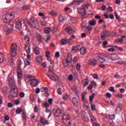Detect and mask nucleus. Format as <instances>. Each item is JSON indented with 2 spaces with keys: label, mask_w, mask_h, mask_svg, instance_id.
I'll return each mask as SVG.
<instances>
[{
  "label": "nucleus",
  "mask_w": 126,
  "mask_h": 126,
  "mask_svg": "<svg viewBox=\"0 0 126 126\" xmlns=\"http://www.w3.org/2000/svg\"><path fill=\"white\" fill-rule=\"evenodd\" d=\"M15 16V14H14V12H12L7 13L5 15H3L2 17L3 22L8 23V26H5L4 27V31L7 35L13 30V27H14L13 19H14Z\"/></svg>",
  "instance_id": "f257e3e1"
},
{
  "label": "nucleus",
  "mask_w": 126,
  "mask_h": 126,
  "mask_svg": "<svg viewBox=\"0 0 126 126\" xmlns=\"http://www.w3.org/2000/svg\"><path fill=\"white\" fill-rule=\"evenodd\" d=\"M8 81L11 87V89L10 90V95L11 97L16 98L18 95V90H17L16 84L14 81V77L11 73H10L8 76Z\"/></svg>",
  "instance_id": "f03ea898"
},
{
  "label": "nucleus",
  "mask_w": 126,
  "mask_h": 126,
  "mask_svg": "<svg viewBox=\"0 0 126 126\" xmlns=\"http://www.w3.org/2000/svg\"><path fill=\"white\" fill-rule=\"evenodd\" d=\"M24 40L26 43L25 50L27 54H30V45H29L30 43V38L28 36H25Z\"/></svg>",
  "instance_id": "7ed1b4c3"
},
{
  "label": "nucleus",
  "mask_w": 126,
  "mask_h": 126,
  "mask_svg": "<svg viewBox=\"0 0 126 126\" xmlns=\"http://www.w3.org/2000/svg\"><path fill=\"white\" fill-rule=\"evenodd\" d=\"M62 120L67 126H70L71 125V121L70 120V118L69 116L66 114H64L62 116Z\"/></svg>",
  "instance_id": "20e7f679"
},
{
  "label": "nucleus",
  "mask_w": 126,
  "mask_h": 126,
  "mask_svg": "<svg viewBox=\"0 0 126 126\" xmlns=\"http://www.w3.org/2000/svg\"><path fill=\"white\" fill-rule=\"evenodd\" d=\"M32 22H28V24L30 25V27H32V28H34L38 30L39 29V24L36 21H34L33 20H31Z\"/></svg>",
  "instance_id": "39448f33"
},
{
  "label": "nucleus",
  "mask_w": 126,
  "mask_h": 126,
  "mask_svg": "<svg viewBox=\"0 0 126 126\" xmlns=\"http://www.w3.org/2000/svg\"><path fill=\"white\" fill-rule=\"evenodd\" d=\"M27 77L29 78H32L31 80H30V81H32L31 84L32 85V86H36L39 84V81L36 79H34V77L33 76H32L31 75H28Z\"/></svg>",
  "instance_id": "423d86ee"
},
{
  "label": "nucleus",
  "mask_w": 126,
  "mask_h": 126,
  "mask_svg": "<svg viewBox=\"0 0 126 126\" xmlns=\"http://www.w3.org/2000/svg\"><path fill=\"white\" fill-rule=\"evenodd\" d=\"M17 75H18V81H19V84H21V78H22V70H21V68L19 67V69L17 71Z\"/></svg>",
  "instance_id": "0eeeda50"
},
{
  "label": "nucleus",
  "mask_w": 126,
  "mask_h": 126,
  "mask_svg": "<svg viewBox=\"0 0 126 126\" xmlns=\"http://www.w3.org/2000/svg\"><path fill=\"white\" fill-rule=\"evenodd\" d=\"M95 59L97 60V61H98L99 63H103L106 62V58L103 57V53L100 55V56L95 55Z\"/></svg>",
  "instance_id": "6e6552de"
},
{
  "label": "nucleus",
  "mask_w": 126,
  "mask_h": 126,
  "mask_svg": "<svg viewBox=\"0 0 126 126\" xmlns=\"http://www.w3.org/2000/svg\"><path fill=\"white\" fill-rule=\"evenodd\" d=\"M53 113L55 117H60L62 115V110L60 108H54L53 110Z\"/></svg>",
  "instance_id": "1a4fd4ad"
},
{
  "label": "nucleus",
  "mask_w": 126,
  "mask_h": 126,
  "mask_svg": "<svg viewBox=\"0 0 126 126\" xmlns=\"http://www.w3.org/2000/svg\"><path fill=\"white\" fill-rule=\"evenodd\" d=\"M78 11L79 13L83 17H85L86 16V11H85V9L84 8H79L78 9Z\"/></svg>",
  "instance_id": "9d476101"
},
{
  "label": "nucleus",
  "mask_w": 126,
  "mask_h": 126,
  "mask_svg": "<svg viewBox=\"0 0 126 126\" xmlns=\"http://www.w3.org/2000/svg\"><path fill=\"white\" fill-rule=\"evenodd\" d=\"M45 74L47 77H49V78H50V79H51V80H52L53 81H54V80L56 81H57V79H58V76H57V75H56L55 73L52 74V77L51 76H50L49 74Z\"/></svg>",
  "instance_id": "9b49d317"
},
{
  "label": "nucleus",
  "mask_w": 126,
  "mask_h": 126,
  "mask_svg": "<svg viewBox=\"0 0 126 126\" xmlns=\"http://www.w3.org/2000/svg\"><path fill=\"white\" fill-rule=\"evenodd\" d=\"M72 62V57L71 56V54H68L67 56V58L66 59V63L67 64H68V63H71Z\"/></svg>",
  "instance_id": "f8f14e48"
},
{
  "label": "nucleus",
  "mask_w": 126,
  "mask_h": 126,
  "mask_svg": "<svg viewBox=\"0 0 126 126\" xmlns=\"http://www.w3.org/2000/svg\"><path fill=\"white\" fill-rule=\"evenodd\" d=\"M33 52L35 55H40V48L34 45L33 46Z\"/></svg>",
  "instance_id": "ddd939ff"
},
{
  "label": "nucleus",
  "mask_w": 126,
  "mask_h": 126,
  "mask_svg": "<svg viewBox=\"0 0 126 126\" xmlns=\"http://www.w3.org/2000/svg\"><path fill=\"white\" fill-rule=\"evenodd\" d=\"M36 41H37L38 43H42V42H43V38H42V36H41L40 34L36 33Z\"/></svg>",
  "instance_id": "4468645a"
},
{
  "label": "nucleus",
  "mask_w": 126,
  "mask_h": 126,
  "mask_svg": "<svg viewBox=\"0 0 126 126\" xmlns=\"http://www.w3.org/2000/svg\"><path fill=\"white\" fill-rule=\"evenodd\" d=\"M65 31L66 32H67V33H68V34H73V32L74 33L75 32V31L73 32V30L70 27H67L65 28Z\"/></svg>",
  "instance_id": "2eb2a0df"
},
{
  "label": "nucleus",
  "mask_w": 126,
  "mask_h": 126,
  "mask_svg": "<svg viewBox=\"0 0 126 126\" xmlns=\"http://www.w3.org/2000/svg\"><path fill=\"white\" fill-rule=\"evenodd\" d=\"M102 57H104L106 60L109 61L112 59V54H110L109 53L102 54Z\"/></svg>",
  "instance_id": "dca6fc26"
},
{
  "label": "nucleus",
  "mask_w": 126,
  "mask_h": 126,
  "mask_svg": "<svg viewBox=\"0 0 126 126\" xmlns=\"http://www.w3.org/2000/svg\"><path fill=\"white\" fill-rule=\"evenodd\" d=\"M16 28L19 29V30H20V29L22 28V23H21V21L19 20L16 23Z\"/></svg>",
  "instance_id": "f3484780"
},
{
  "label": "nucleus",
  "mask_w": 126,
  "mask_h": 126,
  "mask_svg": "<svg viewBox=\"0 0 126 126\" xmlns=\"http://www.w3.org/2000/svg\"><path fill=\"white\" fill-rule=\"evenodd\" d=\"M88 114L90 116V118L91 119L92 122L95 123V122H96V118H95L94 116H93V115H92V113H91V112L89 111L88 112Z\"/></svg>",
  "instance_id": "a211bd4d"
},
{
  "label": "nucleus",
  "mask_w": 126,
  "mask_h": 126,
  "mask_svg": "<svg viewBox=\"0 0 126 126\" xmlns=\"http://www.w3.org/2000/svg\"><path fill=\"white\" fill-rule=\"evenodd\" d=\"M96 62H97V59H96V56H94V59L91 60L89 62V63H90V64H91L92 65L95 66V65H96Z\"/></svg>",
  "instance_id": "6ab92c4d"
},
{
  "label": "nucleus",
  "mask_w": 126,
  "mask_h": 126,
  "mask_svg": "<svg viewBox=\"0 0 126 126\" xmlns=\"http://www.w3.org/2000/svg\"><path fill=\"white\" fill-rule=\"evenodd\" d=\"M72 101L73 104L75 106H76V107H78L79 102H78V100H77V98L76 97H73Z\"/></svg>",
  "instance_id": "aec40b11"
},
{
  "label": "nucleus",
  "mask_w": 126,
  "mask_h": 126,
  "mask_svg": "<svg viewBox=\"0 0 126 126\" xmlns=\"http://www.w3.org/2000/svg\"><path fill=\"white\" fill-rule=\"evenodd\" d=\"M86 51H87L86 48L84 47H82L80 49V53L81 55H85V54H86Z\"/></svg>",
  "instance_id": "412c9836"
},
{
  "label": "nucleus",
  "mask_w": 126,
  "mask_h": 126,
  "mask_svg": "<svg viewBox=\"0 0 126 126\" xmlns=\"http://www.w3.org/2000/svg\"><path fill=\"white\" fill-rule=\"evenodd\" d=\"M40 123L43 125H49V122L48 121L44 118L40 119Z\"/></svg>",
  "instance_id": "4be33fe9"
},
{
  "label": "nucleus",
  "mask_w": 126,
  "mask_h": 126,
  "mask_svg": "<svg viewBox=\"0 0 126 126\" xmlns=\"http://www.w3.org/2000/svg\"><path fill=\"white\" fill-rule=\"evenodd\" d=\"M126 38V36L123 35L122 36H121V38H118L117 39H116V40H115V42H117V43H123V42L124 41V38Z\"/></svg>",
  "instance_id": "5701e85b"
},
{
  "label": "nucleus",
  "mask_w": 126,
  "mask_h": 126,
  "mask_svg": "<svg viewBox=\"0 0 126 126\" xmlns=\"http://www.w3.org/2000/svg\"><path fill=\"white\" fill-rule=\"evenodd\" d=\"M89 24L91 25V26H95L96 24V21H95V19L90 20L89 21Z\"/></svg>",
  "instance_id": "b1692460"
},
{
  "label": "nucleus",
  "mask_w": 126,
  "mask_h": 126,
  "mask_svg": "<svg viewBox=\"0 0 126 126\" xmlns=\"http://www.w3.org/2000/svg\"><path fill=\"white\" fill-rule=\"evenodd\" d=\"M86 31H87V33L88 34H90L91 33V31H92V27L90 26H88L86 27Z\"/></svg>",
  "instance_id": "393cba45"
},
{
  "label": "nucleus",
  "mask_w": 126,
  "mask_h": 126,
  "mask_svg": "<svg viewBox=\"0 0 126 126\" xmlns=\"http://www.w3.org/2000/svg\"><path fill=\"white\" fill-rule=\"evenodd\" d=\"M101 34L103 35L104 36H105L106 37H109L110 36V32L108 31H103Z\"/></svg>",
  "instance_id": "a878e982"
},
{
  "label": "nucleus",
  "mask_w": 126,
  "mask_h": 126,
  "mask_svg": "<svg viewBox=\"0 0 126 126\" xmlns=\"http://www.w3.org/2000/svg\"><path fill=\"white\" fill-rule=\"evenodd\" d=\"M78 47H79V46H73L72 47L71 52L72 53H76V52H77L78 51V50H79V48H78Z\"/></svg>",
  "instance_id": "bb28decb"
},
{
  "label": "nucleus",
  "mask_w": 126,
  "mask_h": 126,
  "mask_svg": "<svg viewBox=\"0 0 126 126\" xmlns=\"http://www.w3.org/2000/svg\"><path fill=\"white\" fill-rule=\"evenodd\" d=\"M60 43H61V45H66V44H67V43H68V42L67 41V39L64 38V39H62Z\"/></svg>",
  "instance_id": "cd10ccee"
},
{
  "label": "nucleus",
  "mask_w": 126,
  "mask_h": 126,
  "mask_svg": "<svg viewBox=\"0 0 126 126\" xmlns=\"http://www.w3.org/2000/svg\"><path fill=\"white\" fill-rule=\"evenodd\" d=\"M16 55V49H12V50L11 51V57H15Z\"/></svg>",
  "instance_id": "c85d7f7f"
},
{
  "label": "nucleus",
  "mask_w": 126,
  "mask_h": 126,
  "mask_svg": "<svg viewBox=\"0 0 126 126\" xmlns=\"http://www.w3.org/2000/svg\"><path fill=\"white\" fill-rule=\"evenodd\" d=\"M118 60V56L116 54H112L111 61H117Z\"/></svg>",
  "instance_id": "c756f323"
},
{
  "label": "nucleus",
  "mask_w": 126,
  "mask_h": 126,
  "mask_svg": "<svg viewBox=\"0 0 126 126\" xmlns=\"http://www.w3.org/2000/svg\"><path fill=\"white\" fill-rule=\"evenodd\" d=\"M22 9H23V10H28V9H30V6L28 5H24L22 7Z\"/></svg>",
  "instance_id": "7c9ffc66"
},
{
  "label": "nucleus",
  "mask_w": 126,
  "mask_h": 126,
  "mask_svg": "<svg viewBox=\"0 0 126 126\" xmlns=\"http://www.w3.org/2000/svg\"><path fill=\"white\" fill-rule=\"evenodd\" d=\"M36 61L37 63H42L43 62V58L41 56H38L36 58Z\"/></svg>",
  "instance_id": "2f4dec72"
},
{
  "label": "nucleus",
  "mask_w": 126,
  "mask_h": 126,
  "mask_svg": "<svg viewBox=\"0 0 126 126\" xmlns=\"http://www.w3.org/2000/svg\"><path fill=\"white\" fill-rule=\"evenodd\" d=\"M50 14L51 16H53V17H56V16L58 15V13H57V12L55 11H51L50 12Z\"/></svg>",
  "instance_id": "473e14b6"
},
{
  "label": "nucleus",
  "mask_w": 126,
  "mask_h": 126,
  "mask_svg": "<svg viewBox=\"0 0 126 126\" xmlns=\"http://www.w3.org/2000/svg\"><path fill=\"white\" fill-rule=\"evenodd\" d=\"M22 118L24 121H25L26 120L27 116L26 115V112L25 111H23V113L22 114Z\"/></svg>",
  "instance_id": "72a5a7b5"
},
{
  "label": "nucleus",
  "mask_w": 126,
  "mask_h": 126,
  "mask_svg": "<svg viewBox=\"0 0 126 126\" xmlns=\"http://www.w3.org/2000/svg\"><path fill=\"white\" fill-rule=\"evenodd\" d=\"M94 96H95V94H92L91 95L89 96L90 102L92 103L93 102V99H94Z\"/></svg>",
  "instance_id": "f704fd0d"
},
{
  "label": "nucleus",
  "mask_w": 126,
  "mask_h": 126,
  "mask_svg": "<svg viewBox=\"0 0 126 126\" xmlns=\"http://www.w3.org/2000/svg\"><path fill=\"white\" fill-rule=\"evenodd\" d=\"M44 32H45V33H46V34H49V33L50 32H51V29L50 28H45L44 29Z\"/></svg>",
  "instance_id": "c9c22d12"
},
{
  "label": "nucleus",
  "mask_w": 126,
  "mask_h": 126,
  "mask_svg": "<svg viewBox=\"0 0 126 126\" xmlns=\"http://www.w3.org/2000/svg\"><path fill=\"white\" fill-rule=\"evenodd\" d=\"M115 97H116V98H123V97H124V94L121 93H118L117 94L115 95Z\"/></svg>",
  "instance_id": "e433bc0d"
},
{
  "label": "nucleus",
  "mask_w": 126,
  "mask_h": 126,
  "mask_svg": "<svg viewBox=\"0 0 126 126\" xmlns=\"http://www.w3.org/2000/svg\"><path fill=\"white\" fill-rule=\"evenodd\" d=\"M62 96L63 100H67L68 99V95H67L66 94H63L62 95Z\"/></svg>",
  "instance_id": "4c0bfd02"
},
{
  "label": "nucleus",
  "mask_w": 126,
  "mask_h": 126,
  "mask_svg": "<svg viewBox=\"0 0 126 126\" xmlns=\"http://www.w3.org/2000/svg\"><path fill=\"white\" fill-rule=\"evenodd\" d=\"M21 112H22V109L20 108H18L16 110V114L17 115H20V114L21 113Z\"/></svg>",
  "instance_id": "58836bf2"
},
{
  "label": "nucleus",
  "mask_w": 126,
  "mask_h": 126,
  "mask_svg": "<svg viewBox=\"0 0 126 126\" xmlns=\"http://www.w3.org/2000/svg\"><path fill=\"white\" fill-rule=\"evenodd\" d=\"M83 101H84V105L85 108H89V106H88V102H87V100L85 99L84 100H83Z\"/></svg>",
  "instance_id": "ea45409f"
},
{
  "label": "nucleus",
  "mask_w": 126,
  "mask_h": 126,
  "mask_svg": "<svg viewBox=\"0 0 126 126\" xmlns=\"http://www.w3.org/2000/svg\"><path fill=\"white\" fill-rule=\"evenodd\" d=\"M9 63H10V65L11 66H13V64H14V63L13 62V59L12 58H11L10 60H8Z\"/></svg>",
  "instance_id": "a19ab883"
},
{
  "label": "nucleus",
  "mask_w": 126,
  "mask_h": 126,
  "mask_svg": "<svg viewBox=\"0 0 126 126\" xmlns=\"http://www.w3.org/2000/svg\"><path fill=\"white\" fill-rule=\"evenodd\" d=\"M122 110V106L119 105L116 107V112H121Z\"/></svg>",
  "instance_id": "79ce46f5"
},
{
  "label": "nucleus",
  "mask_w": 126,
  "mask_h": 126,
  "mask_svg": "<svg viewBox=\"0 0 126 126\" xmlns=\"http://www.w3.org/2000/svg\"><path fill=\"white\" fill-rule=\"evenodd\" d=\"M43 39L44 41H49V40H51V37L48 35H45L43 37Z\"/></svg>",
  "instance_id": "37998d69"
},
{
  "label": "nucleus",
  "mask_w": 126,
  "mask_h": 126,
  "mask_svg": "<svg viewBox=\"0 0 126 126\" xmlns=\"http://www.w3.org/2000/svg\"><path fill=\"white\" fill-rule=\"evenodd\" d=\"M74 2L76 4L79 5V4H80V2H82V0H74Z\"/></svg>",
  "instance_id": "c03bdc74"
},
{
  "label": "nucleus",
  "mask_w": 126,
  "mask_h": 126,
  "mask_svg": "<svg viewBox=\"0 0 126 126\" xmlns=\"http://www.w3.org/2000/svg\"><path fill=\"white\" fill-rule=\"evenodd\" d=\"M91 108L92 111H96V106L94 104H92L91 105Z\"/></svg>",
  "instance_id": "a18cd8bd"
},
{
  "label": "nucleus",
  "mask_w": 126,
  "mask_h": 126,
  "mask_svg": "<svg viewBox=\"0 0 126 126\" xmlns=\"http://www.w3.org/2000/svg\"><path fill=\"white\" fill-rule=\"evenodd\" d=\"M11 48L16 50L17 49V44L16 43H13L11 45Z\"/></svg>",
  "instance_id": "49530a36"
},
{
  "label": "nucleus",
  "mask_w": 126,
  "mask_h": 126,
  "mask_svg": "<svg viewBox=\"0 0 126 126\" xmlns=\"http://www.w3.org/2000/svg\"><path fill=\"white\" fill-rule=\"evenodd\" d=\"M109 90L111 92H116V91L115 90V88L113 86L109 87Z\"/></svg>",
  "instance_id": "de8ad7c7"
},
{
  "label": "nucleus",
  "mask_w": 126,
  "mask_h": 126,
  "mask_svg": "<svg viewBox=\"0 0 126 126\" xmlns=\"http://www.w3.org/2000/svg\"><path fill=\"white\" fill-rule=\"evenodd\" d=\"M86 94H87V93L86 92H84L82 94V100L85 99V96H86Z\"/></svg>",
  "instance_id": "09e8293b"
},
{
  "label": "nucleus",
  "mask_w": 126,
  "mask_h": 126,
  "mask_svg": "<svg viewBox=\"0 0 126 126\" xmlns=\"http://www.w3.org/2000/svg\"><path fill=\"white\" fill-rule=\"evenodd\" d=\"M72 79H73V76L72 75V74L69 75V76H68V80H69V81H71Z\"/></svg>",
  "instance_id": "8fccbe9b"
},
{
  "label": "nucleus",
  "mask_w": 126,
  "mask_h": 126,
  "mask_svg": "<svg viewBox=\"0 0 126 126\" xmlns=\"http://www.w3.org/2000/svg\"><path fill=\"white\" fill-rule=\"evenodd\" d=\"M85 114H86V113L85 112V111H81V117H82V119L84 118V117L86 116Z\"/></svg>",
  "instance_id": "3c124183"
},
{
  "label": "nucleus",
  "mask_w": 126,
  "mask_h": 126,
  "mask_svg": "<svg viewBox=\"0 0 126 126\" xmlns=\"http://www.w3.org/2000/svg\"><path fill=\"white\" fill-rule=\"evenodd\" d=\"M50 55H51V53L49 51H46L45 52V56L46 58H50Z\"/></svg>",
  "instance_id": "603ef678"
},
{
  "label": "nucleus",
  "mask_w": 126,
  "mask_h": 126,
  "mask_svg": "<svg viewBox=\"0 0 126 126\" xmlns=\"http://www.w3.org/2000/svg\"><path fill=\"white\" fill-rule=\"evenodd\" d=\"M57 93H58L59 95H62V94H63V93L62 92V89L61 88H59L58 89Z\"/></svg>",
  "instance_id": "864d4df0"
},
{
  "label": "nucleus",
  "mask_w": 126,
  "mask_h": 126,
  "mask_svg": "<svg viewBox=\"0 0 126 126\" xmlns=\"http://www.w3.org/2000/svg\"><path fill=\"white\" fill-rule=\"evenodd\" d=\"M39 111V109H38V107H37V105H35L34 107V113H38V111Z\"/></svg>",
  "instance_id": "5fc2aeb1"
},
{
  "label": "nucleus",
  "mask_w": 126,
  "mask_h": 126,
  "mask_svg": "<svg viewBox=\"0 0 126 126\" xmlns=\"http://www.w3.org/2000/svg\"><path fill=\"white\" fill-rule=\"evenodd\" d=\"M86 82L84 83V86H87L88 84H89V80L88 79H86Z\"/></svg>",
  "instance_id": "6e6d98bb"
},
{
  "label": "nucleus",
  "mask_w": 126,
  "mask_h": 126,
  "mask_svg": "<svg viewBox=\"0 0 126 126\" xmlns=\"http://www.w3.org/2000/svg\"><path fill=\"white\" fill-rule=\"evenodd\" d=\"M82 119L83 120V121H84V122H88V117L87 116H86V115H85V117H83Z\"/></svg>",
  "instance_id": "4d7b16f0"
},
{
  "label": "nucleus",
  "mask_w": 126,
  "mask_h": 126,
  "mask_svg": "<svg viewBox=\"0 0 126 126\" xmlns=\"http://www.w3.org/2000/svg\"><path fill=\"white\" fill-rule=\"evenodd\" d=\"M80 67H81L80 64L78 63L76 66V69H77V70H80Z\"/></svg>",
  "instance_id": "13d9d810"
},
{
  "label": "nucleus",
  "mask_w": 126,
  "mask_h": 126,
  "mask_svg": "<svg viewBox=\"0 0 126 126\" xmlns=\"http://www.w3.org/2000/svg\"><path fill=\"white\" fill-rule=\"evenodd\" d=\"M106 36L103 35V34H102V33H100V38L101 39V40H102V41H104V40H105V39H106Z\"/></svg>",
  "instance_id": "bf43d9fd"
},
{
  "label": "nucleus",
  "mask_w": 126,
  "mask_h": 126,
  "mask_svg": "<svg viewBox=\"0 0 126 126\" xmlns=\"http://www.w3.org/2000/svg\"><path fill=\"white\" fill-rule=\"evenodd\" d=\"M109 118L110 119V120H114L115 119V115H110L109 116Z\"/></svg>",
  "instance_id": "052dcab7"
},
{
  "label": "nucleus",
  "mask_w": 126,
  "mask_h": 126,
  "mask_svg": "<svg viewBox=\"0 0 126 126\" xmlns=\"http://www.w3.org/2000/svg\"><path fill=\"white\" fill-rule=\"evenodd\" d=\"M107 51L108 52H115V51H116V50H115V48H111L108 49Z\"/></svg>",
  "instance_id": "680f3d73"
},
{
  "label": "nucleus",
  "mask_w": 126,
  "mask_h": 126,
  "mask_svg": "<svg viewBox=\"0 0 126 126\" xmlns=\"http://www.w3.org/2000/svg\"><path fill=\"white\" fill-rule=\"evenodd\" d=\"M3 62V59H2V54L0 53V63H2Z\"/></svg>",
  "instance_id": "e2e57ef3"
},
{
  "label": "nucleus",
  "mask_w": 126,
  "mask_h": 126,
  "mask_svg": "<svg viewBox=\"0 0 126 126\" xmlns=\"http://www.w3.org/2000/svg\"><path fill=\"white\" fill-rule=\"evenodd\" d=\"M25 63L26 65H30V62H29L28 60H25Z\"/></svg>",
  "instance_id": "0e129e2a"
},
{
  "label": "nucleus",
  "mask_w": 126,
  "mask_h": 126,
  "mask_svg": "<svg viewBox=\"0 0 126 126\" xmlns=\"http://www.w3.org/2000/svg\"><path fill=\"white\" fill-rule=\"evenodd\" d=\"M93 78H94V79H98L99 77L98 76V74H94Z\"/></svg>",
  "instance_id": "69168bd1"
},
{
  "label": "nucleus",
  "mask_w": 126,
  "mask_h": 126,
  "mask_svg": "<svg viewBox=\"0 0 126 126\" xmlns=\"http://www.w3.org/2000/svg\"><path fill=\"white\" fill-rule=\"evenodd\" d=\"M105 96H106L107 98H111L112 95L109 93H107Z\"/></svg>",
  "instance_id": "338daca9"
},
{
  "label": "nucleus",
  "mask_w": 126,
  "mask_h": 126,
  "mask_svg": "<svg viewBox=\"0 0 126 126\" xmlns=\"http://www.w3.org/2000/svg\"><path fill=\"white\" fill-rule=\"evenodd\" d=\"M35 118H36V116L34 114H32L31 115V120H34Z\"/></svg>",
  "instance_id": "774afa93"
}]
</instances>
